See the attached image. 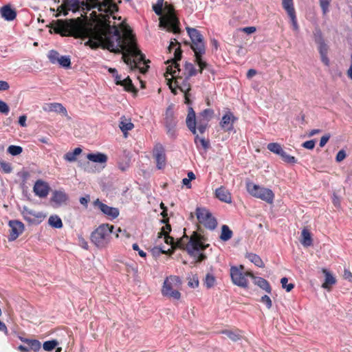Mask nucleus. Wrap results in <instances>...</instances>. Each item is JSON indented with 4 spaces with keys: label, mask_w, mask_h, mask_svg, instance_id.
Returning <instances> with one entry per match:
<instances>
[{
    "label": "nucleus",
    "mask_w": 352,
    "mask_h": 352,
    "mask_svg": "<svg viewBox=\"0 0 352 352\" xmlns=\"http://www.w3.org/2000/svg\"><path fill=\"white\" fill-rule=\"evenodd\" d=\"M21 340L26 343L32 351L36 352L41 349V344L37 340H31L27 338H21Z\"/></svg>",
    "instance_id": "33"
},
{
    "label": "nucleus",
    "mask_w": 352,
    "mask_h": 352,
    "mask_svg": "<svg viewBox=\"0 0 352 352\" xmlns=\"http://www.w3.org/2000/svg\"><path fill=\"white\" fill-rule=\"evenodd\" d=\"M48 223L52 227L55 228H61L63 226L61 219L57 215L50 217Z\"/></svg>",
    "instance_id": "38"
},
{
    "label": "nucleus",
    "mask_w": 352,
    "mask_h": 352,
    "mask_svg": "<svg viewBox=\"0 0 352 352\" xmlns=\"http://www.w3.org/2000/svg\"><path fill=\"white\" fill-rule=\"evenodd\" d=\"M182 284V280L177 276L171 275L166 277L161 290L162 296L173 300H179L182 296L179 292Z\"/></svg>",
    "instance_id": "6"
},
{
    "label": "nucleus",
    "mask_w": 352,
    "mask_h": 352,
    "mask_svg": "<svg viewBox=\"0 0 352 352\" xmlns=\"http://www.w3.org/2000/svg\"><path fill=\"white\" fill-rule=\"evenodd\" d=\"M43 109L46 112H56L62 113L65 116H67V111L65 107H64L62 104L58 102L46 103L43 107Z\"/></svg>",
    "instance_id": "22"
},
{
    "label": "nucleus",
    "mask_w": 352,
    "mask_h": 352,
    "mask_svg": "<svg viewBox=\"0 0 352 352\" xmlns=\"http://www.w3.org/2000/svg\"><path fill=\"white\" fill-rule=\"evenodd\" d=\"M188 285L192 288H196L199 286L198 277L195 275L188 278Z\"/></svg>",
    "instance_id": "57"
},
{
    "label": "nucleus",
    "mask_w": 352,
    "mask_h": 352,
    "mask_svg": "<svg viewBox=\"0 0 352 352\" xmlns=\"http://www.w3.org/2000/svg\"><path fill=\"white\" fill-rule=\"evenodd\" d=\"M184 67H185V76L186 77L190 78L197 74V70L192 63H186L185 64Z\"/></svg>",
    "instance_id": "42"
},
{
    "label": "nucleus",
    "mask_w": 352,
    "mask_h": 352,
    "mask_svg": "<svg viewBox=\"0 0 352 352\" xmlns=\"http://www.w3.org/2000/svg\"><path fill=\"white\" fill-rule=\"evenodd\" d=\"M67 195L65 192H61V191L54 192L53 197H52V200L54 202H56L58 204L65 202L67 201Z\"/></svg>",
    "instance_id": "39"
},
{
    "label": "nucleus",
    "mask_w": 352,
    "mask_h": 352,
    "mask_svg": "<svg viewBox=\"0 0 352 352\" xmlns=\"http://www.w3.org/2000/svg\"><path fill=\"white\" fill-rule=\"evenodd\" d=\"M282 6L288 16L296 13L293 0H282Z\"/></svg>",
    "instance_id": "36"
},
{
    "label": "nucleus",
    "mask_w": 352,
    "mask_h": 352,
    "mask_svg": "<svg viewBox=\"0 0 352 352\" xmlns=\"http://www.w3.org/2000/svg\"><path fill=\"white\" fill-rule=\"evenodd\" d=\"M195 142L197 146L200 144L204 150H207L210 147V142L205 138H199L197 134L195 137Z\"/></svg>",
    "instance_id": "43"
},
{
    "label": "nucleus",
    "mask_w": 352,
    "mask_h": 352,
    "mask_svg": "<svg viewBox=\"0 0 352 352\" xmlns=\"http://www.w3.org/2000/svg\"><path fill=\"white\" fill-rule=\"evenodd\" d=\"M236 118L234 117L233 113L230 111H228L223 117L220 122L221 127L225 131H230L234 128V122L236 120Z\"/></svg>",
    "instance_id": "20"
},
{
    "label": "nucleus",
    "mask_w": 352,
    "mask_h": 352,
    "mask_svg": "<svg viewBox=\"0 0 352 352\" xmlns=\"http://www.w3.org/2000/svg\"><path fill=\"white\" fill-rule=\"evenodd\" d=\"M163 15L160 18L159 25L174 34L180 32L179 21L175 13V8L172 4L165 2L163 9Z\"/></svg>",
    "instance_id": "4"
},
{
    "label": "nucleus",
    "mask_w": 352,
    "mask_h": 352,
    "mask_svg": "<svg viewBox=\"0 0 352 352\" xmlns=\"http://www.w3.org/2000/svg\"><path fill=\"white\" fill-rule=\"evenodd\" d=\"M233 235L232 231L227 225H223L221 226V232L220 234V239L223 241H227L230 240Z\"/></svg>",
    "instance_id": "32"
},
{
    "label": "nucleus",
    "mask_w": 352,
    "mask_h": 352,
    "mask_svg": "<svg viewBox=\"0 0 352 352\" xmlns=\"http://www.w3.org/2000/svg\"><path fill=\"white\" fill-rule=\"evenodd\" d=\"M243 265L232 266L230 267V276L232 283L242 288H248L249 282L247 277L254 278V275L252 272H245Z\"/></svg>",
    "instance_id": "8"
},
{
    "label": "nucleus",
    "mask_w": 352,
    "mask_h": 352,
    "mask_svg": "<svg viewBox=\"0 0 352 352\" xmlns=\"http://www.w3.org/2000/svg\"><path fill=\"white\" fill-rule=\"evenodd\" d=\"M94 206L97 207L105 215L111 219H116L119 215V210L116 208H113L101 202L99 199L94 201Z\"/></svg>",
    "instance_id": "18"
},
{
    "label": "nucleus",
    "mask_w": 352,
    "mask_h": 352,
    "mask_svg": "<svg viewBox=\"0 0 352 352\" xmlns=\"http://www.w3.org/2000/svg\"><path fill=\"white\" fill-rule=\"evenodd\" d=\"M322 272L325 275V280L323 283L322 287L324 289H329L331 287L334 285L336 282V278L331 275V274L328 272L327 270L323 269Z\"/></svg>",
    "instance_id": "29"
},
{
    "label": "nucleus",
    "mask_w": 352,
    "mask_h": 352,
    "mask_svg": "<svg viewBox=\"0 0 352 352\" xmlns=\"http://www.w3.org/2000/svg\"><path fill=\"white\" fill-rule=\"evenodd\" d=\"M82 153V149L79 147L76 148L72 152H67L64 155L63 158L65 160L72 162H75L77 156Z\"/></svg>",
    "instance_id": "34"
},
{
    "label": "nucleus",
    "mask_w": 352,
    "mask_h": 352,
    "mask_svg": "<svg viewBox=\"0 0 352 352\" xmlns=\"http://www.w3.org/2000/svg\"><path fill=\"white\" fill-rule=\"evenodd\" d=\"M280 156L281 159L286 163L294 164L297 162V160L295 157L287 154L284 151Z\"/></svg>",
    "instance_id": "52"
},
{
    "label": "nucleus",
    "mask_w": 352,
    "mask_h": 352,
    "mask_svg": "<svg viewBox=\"0 0 352 352\" xmlns=\"http://www.w3.org/2000/svg\"><path fill=\"white\" fill-rule=\"evenodd\" d=\"M0 170L3 173H10L12 170L11 164L4 161H0Z\"/></svg>",
    "instance_id": "54"
},
{
    "label": "nucleus",
    "mask_w": 352,
    "mask_h": 352,
    "mask_svg": "<svg viewBox=\"0 0 352 352\" xmlns=\"http://www.w3.org/2000/svg\"><path fill=\"white\" fill-rule=\"evenodd\" d=\"M87 158L94 162L106 163L107 161V156L101 153H89Z\"/></svg>",
    "instance_id": "30"
},
{
    "label": "nucleus",
    "mask_w": 352,
    "mask_h": 352,
    "mask_svg": "<svg viewBox=\"0 0 352 352\" xmlns=\"http://www.w3.org/2000/svg\"><path fill=\"white\" fill-rule=\"evenodd\" d=\"M119 127L126 137L128 131L133 129L134 124L131 122V119H127L124 116H122L120 118Z\"/></svg>",
    "instance_id": "27"
},
{
    "label": "nucleus",
    "mask_w": 352,
    "mask_h": 352,
    "mask_svg": "<svg viewBox=\"0 0 352 352\" xmlns=\"http://www.w3.org/2000/svg\"><path fill=\"white\" fill-rule=\"evenodd\" d=\"M246 257L252 262L256 266L258 267H264L265 264L263 261H262L261 258L254 253H248L246 256Z\"/></svg>",
    "instance_id": "35"
},
{
    "label": "nucleus",
    "mask_w": 352,
    "mask_h": 352,
    "mask_svg": "<svg viewBox=\"0 0 352 352\" xmlns=\"http://www.w3.org/2000/svg\"><path fill=\"white\" fill-rule=\"evenodd\" d=\"M1 16L6 21H13L16 17V12L10 5L3 6L0 9Z\"/></svg>",
    "instance_id": "25"
},
{
    "label": "nucleus",
    "mask_w": 352,
    "mask_h": 352,
    "mask_svg": "<svg viewBox=\"0 0 352 352\" xmlns=\"http://www.w3.org/2000/svg\"><path fill=\"white\" fill-rule=\"evenodd\" d=\"M287 282L288 279L286 277H283L280 280L283 288L285 289L287 292H290L294 287V285L292 283L287 284Z\"/></svg>",
    "instance_id": "56"
},
{
    "label": "nucleus",
    "mask_w": 352,
    "mask_h": 352,
    "mask_svg": "<svg viewBox=\"0 0 352 352\" xmlns=\"http://www.w3.org/2000/svg\"><path fill=\"white\" fill-rule=\"evenodd\" d=\"M318 50L320 54H327L328 53V46L325 43V42L318 44Z\"/></svg>",
    "instance_id": "61"
},
{
    "label": "nucleus",
    "mask_w": 352,
    "mask_h": 352,
    "mask_svg": "<svg viewBox=\"0 0 352 352\" xmlns=\"http://www.w3.org/2000/svg\"><path fill=\"white\" fill-rule=\"evenodd\" d=\"M186 29L192 42L190 48L194 53L199 52L200 54H206V43L201 32L193 28L187 27Z\"/></svg>",
    "instance_id": "11"
},
{
    "label": "nucleus",
    "mask_w": 352,
    "mask_h": 352,
    "mask_svg": "<svg viewBox=\"0 0 352 352\" xmlns=\"http://www.w3.org/2000/svg\"><path fill=\"white\" fill-rule=\"evenodd\" d=\"M57 63L64 68H69L71 67V60L68 56H61L57 61Z\"/></svg>",
    "instance_id": "50"
},
{
    "label": "nucleus",
    "mask_w": 352,
    "mask_h": 352,
    "mask_svg": "<svg viewBox=\"0 0 352 352\" xmlns=\"http://www.w3.org/2000/svg\"><path fill=\"white\" fill-rule=\"evenodd\" d=\"M164 0H157L156 4L153 6V11L160 17L163 15Z\"/></svg>",
    "instance_id": "48"
},
{
    "label": "nucleus",
    "mask_w": 352,
    "mask_h": 352,
    "mask_svg": "<svg viewBox=\"0 0 352 352\" xmlns=\"http://www.w3.org/2000/svg\"><path fill=\"white\" fill-rule=\"evenodd\" d=\"M302 146L305 148L311 150L315 146V141L313 140L306 141L302 144Z\"/></svg>",
    "instance_id": "64"
},
{
    "label": "nucleus",
    "mask_w": 352,
    "mask_h": 352,
    "mask_svg": "<svg viewBox=\"0 0 352 352\" xmlns=\"http://www.w3.org/2000/svg\"><path fill=\"white\" fill-rule=\"evenodd\" d=\"M196 215L199 223L204 225L206 228L214 230L217 227V220L206 208H197L196 209Z\"/></svg>",
    "instance_id": "14"
},
{
    "label": "nucleus",
    "mask_w": 352,
    "mask_h": 352,
    "mask_svg": "<svg viewBox=\"0 0 352 352\" xmlns=\"http://www.w3.org/2000/svg\"><path fill=\"white\" fill-rule=\"evenodd\" d=\"M215 196L217 199H219L220 201L223 202L227 204H230L232 202L231 193L224 186H221L216 189Z\"/></svg>",
    "instance_id": "24"
},
{
    "label": "nucleus",
    "mask_w": 352,
    "mask_h": 352,
    "mask_svg": "<svg viewBox=\"0 0 352 352\" xmlns=\"http://www.w3.org/2000/svg\"><path fill=\"white\" fill-rule=\"evenodd\" d=\"M204 54H200L199 52H196L195 54V61L199 67V73H202L204 69H206L208 67V63L202 60V56Z\"/></svg>",
    "instance_id": "37"
},
{
    "label": "nucleus",
    "mask_w": 352,
    "mask_h": 352,
    "mask_svg": "<svg viewBox=\"0 0 352 352\" xmlns=\"http://www.w3.org/2000/svg\"><path fill=\"white\" fill-rule=\"evenodd\" d=\"M162 222L165 223V226L162 228L161 231L158 233L159 238L169 234V232L171 231V226L168 223V219H164Z\"/></svg>",
    "instance_id": "44"
},
{
    "label": "nucleus",
    "mask_w": 352,
    "mask_h": 352,
    "mask_svg": "<svg viewBox=\"0 0 352 352\" xmlns=\"http://www.w3.org/2000/svg\"><path fill=\"white\" fill-rule=\"evenodd\" d=\"M289 17L290 18V20H291V22H292V24L294 30H298V22H297V19H296V13L293 14H291V15H289Z\"/></svg>",
    "instance_id": "62"
},
{
    "label": "nucleus",
    "mask_w": 352,
    "mask_h": 352,
    "mask_svg": "<svg viewBox=\"0 0 352 352\" xmlns=\"http://www.w3.org/2000/svg\"><path fill=\"white\" fill-rule=\"evenodd\" d=\"M176 45H179V43L177 42V41L175 38L174 41H171L168 47L169 52L171 51L172 48L175 47ZM182 56V51L181 50L180 45L175 49V51L174 52V58L171 60H168L167 63H170V65H169L166 67V73L167 74L170 75H175V73L180 74L181 70L179 69V65L177 63V61L180 60Z\"/></svg>",
    "instance_id": "13"
},
{
    "label": "nucleus",
    "mask_w": 352,
    "mask_h": 352,
    "mask_svg": "<svg viewBox=\"0 0 352 352\" xmlns=\"http://www.w3.org/2000/svg\"><path fill=\"white\" fill-rule=\"evenodd\" d=\"M80 8L83 10L97 8L100 13L96 16V12L94 11L91 14L97 17L98 23L107 26H109L110 23L109 15L118 10V6L113 0H64L62 5L57 8L58 13L56 16L61 14L66 16L68 11L76 12Z\"/></svg>",
    "instance_id": "2"
},
{
    "label": "nucleus",
    "mask_w": 352,
    "mask_h": 352,
    "mask_svg": "<svg viewBox=\"0 0 352 352\" xmlns=\"http://www.w3.org/2000/svg\"><path fill=\"white\" fill-rule=\"evenodd\" d=\"M166 73L164 74V76L166 80L168 81L167 85L169 86V88L171 89L172 93L176 94V88L180 89L182 92H189L191 89L190 85L189 82L188 77L185 76L183 78L179 76V74L175 73V75H170L171 78H168Z\"/></svg>",
    "instance_id": "9"
},
{
    "label": "nucleus",
    "mask_w": 352,
    "mask_h": 352,
    "mask_svg": "<svg viewBox=\"0 0 352 352\" xmlns=\"http://www.w3.org/2000/svg\"><path fill=\"white\" fill-rule=\"evenodd\" d=\"M346 154L344 150H340L337 153L336 160L338 162H340L346 158Z\"/></svg>",
    "instance_id": "63"
},
{
    "label": "nucleus",
    "mask_w": 352,
    "mask_h": 352,
    "mask_svg": "<svg viewBox=\"0 0 352 352\" xmlns=\"http://www.w3.org/2000/svg\"><path fill=\"white\" fill-rule=\"evenodd\" d=\"M216 283V278L212 274L208 273L206 275L205 279L204 280V285L208 288H212L214 286Z\"/></svg>",
    "instance_id": "41"
},
{
    "label": "nucleus",
    "mask_w": 352,
    "mask_h": 352,
    "mask_svg": "<svg viewBox=\"0 0 352 352\" xmlns=\"http://www.w3.org/2000/svg\"><path fill=\"white\" fill-rule=\"evenodd\" d=\"M9 230V241L16 240L24 230V225L22 222L17 220H11L8 223Z\"/></svg>",
    "instance_id": "17"
},
{
    "label": "nucleus",
    "mask_w": 352,
    "mask_h": 352,
    "mask_svg": "<svg viewBox=\"0 0 352 352\" xmlns=\"http://www.w3.org/2000/svg\"><path fill=\"white\" fill-rule=\"evenodd\" d=\"M113 13L109 15V17ZM109 21H110V18ZM100 23L105 28V30L101 31L104 36V47L108 50L116 54L122 52L124 62L130 66L131 69L136 68L137 64L142 61L144 63H146L145 56L138 48L135 36L129 27L124 28L122 35L120 30L115 25L113 26V34L107 31V30L111 28V23H109V26L104 25L101 23Z\"/></svg>",
    "instance_id": "1"
},
{
    "label": "nucleus",
    "mask_w": 352,
    "mask_h": 352,
    "mask_svg": "<svg viewBox=\"0 0 352 352\" xmlns=\"http://www.w3.org/2000/svg\"><path fill=\"white\" fill-rule=\"evenodd\" d=\"M60 56H60L59 53L54 50L49 51L47 54V58L52 64L57 63V61Z\"/></svg>",
    "instance_id": "51"
},
{
    "label": "nucleus",
    "mask_w": 352,
    "mask_h": 352,
    "mask_svg": "<svg viewBox=\"0 0 352 352\" xmlns=\"http://www.w3.org/2000/svg\"><path fill=\"white\" fill-rule=\"evenodd\" d=\"M50 28L56 34L62 36H77L82 30V20L80 17L75 19H58L52 22Z\"/></svg>",
    "instance_id": "3"
},
{
    "label": "nucleus",
    "mask_w": 352,
    "mask_h": 352,
    "mask_svg": "<svg viewBox=\"0 0 352 352\" xmlns=\"http://www.w3.org/2000/svg\"><path fill=\"white\" fill-rule=\"evenodd\" d=\"M315 41L317 44H320L324 42L322 36V34L320 30H317L314 33Z\"/></svg>",
    "instance_id": "58"
},
{
    "label": "nucleus",
    "mask_w": 352,
    "mask_h": 352,
    "mask_svg": "<svg viewBox=\"0 0 352 352\" xmlns=\"http://www.w3.org/2000/svg\"><path fill=\"white\" fill-rule=\"evenodd\" d=\"M113 226L102 224L94 230L90 236V240L98 248H104L109 243Z\"/></svg>",
    "instance_id": "5"
},
{
    "label": "nucleus",
    "mask_w": 352,
    "mask_h": 352,
    "mask_svg": "<svg viewBox=\"0 0 352 352\" xmlns=\"http://www.w3.org/2000/svg\"><path fill=\"white\" fill-rule=\"evenodd\" d=\"M164 242L167 244L171 245L173 247H178L179 248H185L184 239L186 240H188V237L186 235H184V237L178 240L176 243H175V239L173 237L170 236L169 234L164 236Z\"/></svg>",
    "instance_id": "26"
},
{
    "label": "nucleus",
    "mask_w": 352,
    "mask_h": 352,
    "mask_svg": "<svg viewBox=\"0 0 352 352\" xmlns=\"http://www.w3.org/2000/svg\"><path fill=\"white\" fill-rule=\"evenodd\" d=\"M247 191L256 198L260 199L268 204H272L274 199V194L272 190L260 186L252 182H246Z\"/></svg>",
    "instance_id": "7"
},
{
    "label": "nucleus",
    "mask_w": 352,
    "mask_h": 352,
    "mask_svg": "<svg viewBox=\"0 0 352 352\" xmlns=\"http://www.w3.org/2000/svg\"><path fill=\"white\" fill-rule=\"evenodd\" d=\"M301 237L302 239L300 240V242L305 247H309L312 245L313 240L311 238V235L310 232L307 229L304 228L302 230Z\"/></svg>",
    "instance_id": "31"
},
{
    "label": "nucleus",
    "mask_w": 352,
    "mask_h": 352,
    "mask_svg": "<svg viewBox=\"0 0 352 352\" xmlns=\"http://www.w3.org/2000/svg\"><path fill=\"white\" fill-rule=\"evenodd\" d=\"M223 334L226 335L230 340L233 341H237L241 339V336L237 331H232L230 330H223L221 332Z\"/></svg>",
    "instance_id": "49"
},
{
    "label": "nucleus",
    "mask_w": 352,
    "mask_h": 352,
    "mask_svg": "<svg viewBox=\"0 0 352 352\" xmlns=\"http://www.w3.org/2000/svg\"><path fill=\"white\" fill-rule=\"evenodd\" d=\"M214 115V111L211 109H206L201 111L199 114L200 119L206 120L209 122Z\"/></svg>",
    "instance_id": "47"
},
{
    "label": "nucleus",
    "mask_w": 352,
    "mask_h": 352,
    "mask_svg": "<svg viewBox=\"0 0 352 352\" xmlns=\"http://www.w3.org/2000/svg\"><path fill=\"white\" fill-rule=\"evenodd\" d=\"M10 111L8 105L3 101L0 100V113L8 115Z\"/></svg>",
    "instance_id": "59"
},
{
    "label": "nucleus",
    "mask_w": 352,
    "mask_h": 352,
    "mask_svg": "<svg viewBox=\"0 0 352 352\" xmlns=\"http://www.w3.org/2000/svg\"><path fill=\"white\" fill-rule=\"evenodd\" d=\"M331 0H319L320 6L322 11L323 15L327 14L329 12V8Z\"/></svg>",
    "instance_id": "55"
},
{
    "label": "nucleus",
    "mask_w": 352,
    "mask_h": 352,
    "mask_svg": "<svg viewBox=\"0 0 352 352\" xmlns=\"http://www.w3.org/2000/svg\"><path fill=\"white\" fill-rule=\"evenodd\" d=\"M153 155L156 161L157 168L162 169L166 166V154L164 146L161 144H157L154 146Z\"/></svg>",
    "instance_id": "16"
},
{
    "label": "nucleus",
    "mask_w": 352,
    "mask_h": 352,
    "mask_svg": "<svg viewBox=\"0 0 352 352\" xmlns=\"http://www.w3.org/2000/svg\"><path fill=\"white\" fill-rule=\"evenodd\" d=\"M261 302L264 303L266 305L267 309H270L272 306V300L267 295L262 296V298L261 299Z\"/></svg>",
    "instance_id": "60"
},
{
    "label": "nucleus",
    "mask_w": 352,
    "mask_h": 352,
    "mask_svg": "<svg viewBox=\"0 0 352 352\" xmlns=\"http://www.w3.org/2000/svg\"><path fill=\"white\" fill-rule=\"evenodd\" d=\"M120 85L123 86L126 91L132 92L135 91V87L132 83V80L129 76L122 81Z\"/></svg>",
    "instance_id": "45"
},
{
    "label": "nucleus",
    "mask_w": 352,
    "mask_h": 352,
    "mask_svg": "<svg viewBox=\"0 0 352 352\" xmlns=\"http://www.w3.org/2000/svg\"><path fill=\"white\" fill-rule=\"evenodd\" d=\"M267 148L270 151L275 154H277L279 156L280 155V154H282L283 151H284L281 145L276 142L268 144Z\"/></svg>",
    "instance_id": "40"
},
{
    "label": "nucleus",
    "mask_w": 352,
    "mask_h": 352,
    "mask_svg": "<svg viewBox=\"0 0 352 352\" xmlns=\"http://www.w3.org/2000/svg\"><path fill=\"white\" fill-rule=\"evenodd\" d=\"M33 190L39 197H46L49 194L50 187L46 182L38 179L35 182Z\"/></svg>",
    "instance_id": "21"
},
{
    "label": "nucleus",
    "mask_w": 352,
    "mask_h": 352,
    "mask_svg": "<svg viewBox=\"0 0 352 352\" xmlns=\"http://www.w3.org/2000/svg\"><path fill=\"white\" fill-rule=\"evenodd\" d=\"M22 214L25 221L30 223H40L45 217L41 212L36 211L28 207H23Z\"/></svg>",
    "instance_id": "15"
},
{
    "label": "nucleus",
    "mask_w": 352,
    "mask_h": 352,
    "mask_svg": "<svg viewBox=\"0 0 352 352\" xmlns=\"http://www.w3.org/2000/svg\"><path fill=\"white\" fill-rule=\"evenodd\" d=\"M186 125L188 129L194 134H197V129L199 133L203 134L208 125V122L206 120L199 118L196 121L195 113L192 107L189 108L188 113L186 118Z\"/></svg>",
    "instance_id": "12"
},
{
    "label": "nucleus",
    "mask_w": 352,
    "mask_h": 352,
    "mask_svg": "<svg viewBox=\"0 0 352 352\" xmlns=\"http://www.w3.org/2000/svg\"><path fill=\"white\" fill-rule=\"evenodd\" d=\"M23 148L20 146L11 145L8 148V152L14 156L21 154Z\"/></svg>",
    "instance_id": "53"
},
{
    "label": "nucleus",
    "mask_w": 352,
    "mask_h": 352,
    "mask_svg": "<svg viewBox=\"0 0 352 352\" xmlns=\"http://www.w3.org/2000/svg\"><path fill=\"white\" fill-rule=\"evenodd\" d=\"M58 342L56 340L46 341L43 344V348L46 351H51L58 345Z\"/></svg>",
    "instance_id": "46"
},
{
    "label": "nucleus",
    "mask_w": 352,
    "mask_h": 352,
    "mask_svg": "<svg viewBox=\"0 0 352 352\" xmlns=\"http://www.w3.org/2000/svg\"><path fill=\"white\" fill-rule=\"evenodd\" d=\"M206 240L204 236L197 232H193L188 243H185L184 248L187 250L190 255L195 256V252L204 250L210 246V244L204 243Z\"/></svg>",
    "instance_id": "10"
},
{
    "label": "nucleus",
    "mask_w": 352,
    "mask_h": 352,
    "mask_svg": "<svg viewBox=\"0 0 352 352\" xmlns=\"http://www.w3.org/2000/svg\"><path fill=\"white\" fill-rule=\"evenodd\" d=\"M164 120L165 126L167 129V133L168 134L173 135L174 132V128L176 126L177 122L175 120V118L173 115V113L171 111L168 109L166 110Z\"/></svg>",
    "instance_id": "23"
},
{
    "label": "nucleus",
    "mask_w": 352,
    "mask_h": 352,
    "mask_svg": "<svg viewBox=\"0 0 352 352\" xmlns=\"http://www.w3.org/2000/svg\"><path fill=\"white\" fill-rule=\"evenodd\" d=\"M95 36L86 42L85 45H89L91 49H97L99 47L107 49L104 47V36L102 31L94 33Z\"/></svg>",
    "instance_id": "19"
},
{
    "label": "nucleus",
    "mask_w": 352,
    "mask_h": 352,
    "mask_svg": "<svg viewBox=\"0 0 352 352\" xmlns=\"http://www.w3.org/2000/svg\"><path fill=\"white\" fill-rule=\"evenodd\" d=\"M254 280V284L258 286L262 289L265 290L267 293L270 294L272 292V287L269 282L263 278L257 277L254 276V278H252Z\"/></svg>",
    "instance_id": "28"
}]
</instances>
